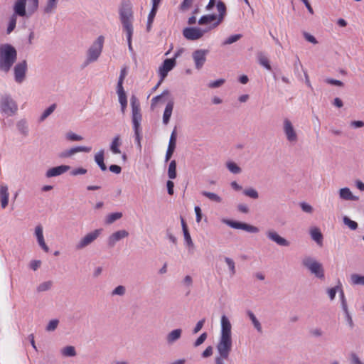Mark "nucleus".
<instances>
[{"label":"nucleus","mask_w":364,"mask_h":364,"mask_svg":"<svg viewBox=\"0 0 364 364\" xmlns=\"http://www.w3.org/2000/svg\"><path fill=\"white\" fill-rule=\"evenodd\" d=\"M284 132L289 141L295 142L297 141V134L291 122L288 119L284 120Z\"/></svg>","instance_id":"nucleus-15"},{"label":"nucleus","mask_w":364,"mask_h":364,"mask_svg":"<svg viewBox=\"0 0 364 364\" xmlns=\"http://www.w3.org/2000/svg\"><path fill=\"white\" fill-rule=\"evenodd\" d=\"M127 74V68H123L120 71V75L117 82V87H123L124 80Z\"/></svg>","instance_id":"nucleus-53"},{"label":"nucleus","mask_w":364,"mask_h":364,"mask_svg":"<svg viewBox=\"0 0 364 364\" xmlns=\"http://www.w3.org/2000/svg\"><path fill=\"white\" fill-rule=\"evenodd\" d=\"M225 262H226V264H228V266L229 267L231 275L232 276L235 275L236 270H235V262L233 261V259L230 257H225Z\"/></svg>","instance_id":"nucleus-50"},{"label":"nucleus","mask_w":364,"mask_h":364,"mask_svg":"<svg viewBox=\"0 0 364 364\" xmlns=\"http://www.w3.org/2000/svg\"><path fill=\"white\" fill-rule=\"evenodd\" d=\"M201 194L212 201L217 203H220L222 201V198L216 193L204 191L201 192Z\"/></svg>","instance_id":"nucleus-44"},{"label":"nucleus","mask_w":364,"mask_h":364,"mask_svg":"<svg viewBox=\"0 0 364 364\" xmlns=\"http://www.w3.org/2000/svg\"><path fill=\"white\" fill-rule=\"evenodd\" d=\"M130 103L132 107V122L134 133L142 132L141 126L142 115L141 113L140 103L135 95L131 97Z\"/></svg>","instance_id":"nucleus-4"},{"label":"nucleus","mask_w":364,"mask_h":364,"mask_svg":"<svg viewBox=\"0 0 364 364\" xmlns=\"http://www.w3.org/2000/svg\"><path fill=\"white\" fill-rule=\"evenodd\" d=\"M16 128L18 132L24 136L28 135L29 129L28 122L26 119H21L16 123Z\"/></svg>","instance_id":"nucleus-30"},{"label":"nucleus","mask_w":364,"mask_h":364,"mask_svg":"<svg viewBox=\"0 0 364 364\" xmlns=\"http://www.w3.org/2000/svg\"><path fill=\"white\" fill-rule=\"evenodd\" d=\"M58 0H48L46 5L43 8V13L50 14L54 12L57 8Z\"/></svg>","instance_id":"nucleus-36"},{"label":"nucleus","mask_w":364,"mask_h":364,"mask_svg":"<svg viewBox=\"0 0 364 364\" xmlns=\"http://www.w3.org/2000/svg\"><path fill=\"white\" fill-rule=\"evenodd\" d=\"M125 291H126L125 287L122 285H119L114 288V289L112 292V294L122 296L125 294Z\"/></svg>","instance_id":"nucleus-59"},{"label":"nucleus","mask_w":364,"mask_h":364,"mask_svg":"<svg viewBox=\"0 0 364 364\" xmlns=\"http://www.w3.org/2000/svg\"><path fill=\"white\" fill-rule=\"evenodd\" d=\"M87 172L86 168H84L82 167H79L77 168H74L70 171L71 176H77V175H83L85 174Z\"/></svg>","instance_id":"nucleus-61"},{"label":"nucleus","mask_w":364,"mask_h":364,"mask_svg":"<svg viewBox=\"0 0 364 364\" xmlns=\"http://www.w3.org/2000/svg\"><path fill=\"white\" fill-rule=\"evenodd\" d=\"M66 139L70 141H81L83 139L82 136L77 135L72 132L67 133Z\"/></svg>","instance_id":"nucleus-57"},{"label":"nucleus","mask_w":364,"mask_h":364,"mask_svg":"<svg viewBox=\"0 0 364 364\" xmlns=\"http://www.w3.org/2000/svg\"><path fill=\"white\" fill-rule=\"evenodd\" d=\"M176 166V160L171 161L168 168V176L171 180L175 179L177 176Z\"/></svg>","instance_id":"nucleus-38"},{"label":"nucleus","mask_w":364,"mask_h":364,"mask_svg":"<svg viewBox=\"0 0 364 364\" xmlns=\"http://www.w3.org/2000/svg\"><path fill=\"white\" fill-rule=\"evenodd\" d=\"M205 322V318H203V319L198 321L193 330V333L196 334V333H198L203 328Z\"/></svg>","instance_id":"nucleus-63"},{"label":"nucleus","mask_w":364,"mask_h":364,"mask_svg":"<svg viewBox=\"0 0 364 364\" xmlns=\"http://www.w3.org/2000/svg\"><path fill=\"white\" fill-rule=\"evenodd\" d=\"M222 222L232 228L242 230L251 233H257L259 231L257 227L240 221L224 218Z\"/></svg>","instance_id":"nucleus-7"},{"label":"nucleus","mask_w":364,"mask_h":364,"mask_svg":"<svg viewBox=\"0 0 364 364\" xmlns=\"http://www.w3.org/2000/svg\"><path fill=\"white\" fill-rule=\"evenodd\" d=\"M35 235L36 236L37 241H38V243L39 246L46 252H49V247H48V245L45 242L44 237H43V227L41 226V225H37L36 227V228H35Z\"/></svg>","instance_id":"nucleus-24"},{"label":"nucleus","mask_w":364,"mask_h":364,"mask_svg":"<svg viewBox=\"0 0 364 364\" xmlns=\"http://www.w3.org/2000/svg\"><path fill=\"white\" fill-rule=\"evenodd\" d=\"M16 102L9 94H4L0 97V112L5 117H12L18 112Z\"/></svg>","instance_id":"nucleus-3"},{"label":"nucleus","mask_w":364,"mask_h":364,"mask_svg":"<svg viewBox=\"0 0 364 364\" xmlns=\"http://www.w3.org/2000/svg\"><path fill=\"white\" fill-rule=\"evenodd\" d=\"M9 192L8 187L5 185H1L0 186V201L1 206L2 208H5L9 203Z\"/></svg>","instance_id":"nucleus-27"},{"label":"nucleus","mask_w":364,"mask_h":364,"mask_svg":"<svg viewBox=\"0 0 364 364\" xmlns=\"http://www.w3.org/2000/svg\"><path fill=\"white\" fill-rule=\"evenodd\" d=\"M119 20L122 26V30L126 33L128 48L130 52H133L132 44L134 32V12L132 5L129 1H123L119 9Z\"/></svg>","instance_id":"nucleus-1"},{"label":"nucleus","mask_w":364,"mask_h":364,"mask_svg":"<svg viewBox=\"0 0 364 364\" xmlns=\"http://www.w3.org/2000/svg\"><path fill=\"white\" fill-rule=\"evenodd\" d=\"M117 95L119 97V102L121 105L122 112L124 113L127 106V99L124 87H117Z\"/></svg>","instance_id":"nucleus-29"},{"label":"nucleus","mask_w":364,"mask_h":364,"mask_svg":"<svg viewBox=\"0 0 364 364\" xmlns=\"http://www.w3.org/2000/svg\"><path fill=\"white\" fill-rule=\"evenodd\" d=\"M104 150L99 151L95 156V161L99 166L102 171H105L107 168L104 161Z\"/></svg>","instance_id":"nucleus-33"},{"label":"nucleus","mask_w":364,"mask_h":364,"mask_svg":"<svg viewBox=\"0 0 364 364\" xmlns=\"http://www.w3.org/2000/svg\"><path fill=\"white\" fill-rule=\"evenodd\" d=\"M267 236L269 240L274 241L280 246L288 247L290 245V242L287 240L281 237L277 232L274 231H268L267 232Z\"/></svg>","instance_id":"nucleus-22"},{"label":"nucleus","mask_w":364,"mask_h":364,"mask_svg":"<svg viewBox=\"0 0 364 364\" xmlns=\"http://www.w3.org/2000/svg\"><path fill=\"white\" fill-rule=\"evenodd\" d=\"M221 331L220 337L232 338V325L229 318L225 316H221Z\"/></svg>","instance_id":"nucleus-16"},{"label":"nucleus","mask_w":364,"mask_h":364,"mask_svg":"<svg viewBox=\"0 0 364 364\" xmlns=\"http://www.w3.org/2000/svg\"><path fill=\"white\" fill-rule=\"evenodd\" d=\"M56 106H57L56 104L54 103V104H52L50 106H49L46 109H45L39 118V122H42L48 117H49L54 112V110L56 108Z\"/></svg>","instance_id":"nucleus-40"},{"label":"nucleus","mask_w":364,"mask_h":364,"mask_svg":"<svg viewBox=\"0 0 364 364\" xmlns=\"http://www.w3.org/2000/svg\"><path fill=\"white\" fill-rule=\"evenodd\" d=\"M28 2V16L33 14L38 9L39 0H26Z\"/></svg>","instance_id":"nucleus-39"},{"label":"nucleus","mask_w":364,"mask_h":364,"mask_svg":"<svg viewBox=\"0 0 364 364\" xmlns=\"http://www.w3.org/2000/svg\"><path fill=\"white\" fill-rule=\"evenodd\" d=\"M70 166L68 165H60L58 166H55L49 168L46 173V177L51 178L58 176L68 170H70Z\"/></svg>","instance_id":"nucleus-20"},{"label":"nucleus","mask_w":364,"mask_h":364,"mask_svg":"<svg viewBox=\"0 0 364 364\" xmlns=\"http://www.w3.org/2000/svg\"><path fill=\"white\" fill-rule=\"evenodd\" d=\"M122 217V213L120 212L112 213L109 214L105 219L107 224H112L116 220L120 219Z\"/></svg>","instance_id":"nucleus-41"},{"label":"nucleus","mask_w":364,"mask_h":364,"mask_svg":"<svg viewBox=\"0 0 364 364\" xmlns=\"http://www.w3.org/2000/svg\"><path fill=\"white\" fill-rule=\"evenodd\" d=\"M216 7L219 12L218 16H217L218 20L213 23L210 28H216L223 21L225 16L226 15L227 8L224 2L221 1H218Z\"/></svg>","instance_id":"nucleus-21"},{"label":"nucleus","mask_w":364,"mask_h":364,"mask_svg":"<svg viewBox=\"0 0 364 364\" xmlns=\"http://www.w3.org/2000/svg\"><path fill=\"white\" fill-rule=\"evenodd\" d=\"M176 64V61L174 58H166L164 60L161 65L159 67V73L160 77L162 80L167 76L169 71H171Z\"/></svg>","instance_id":"nucleus-13"},{"label":"nucleus","mask_w":364,"mask_h":364,"mask_svg":"<svg viewBox=\"0 0 364 364\" xmlns=\"http://www.w3.org/2000/svg\"><path fill=\"white\" fill-rule=\"evenodd\" d=\"M26 70V60H23L14 66V78L16 82L21 83L24 80Z\"/></svg>","instance_id":"nucleus-12"},{"label":"nucleus","mask_w":364,"mask_h":364,"mask_svg":"<svg viewBox=\"0 0 364 364\" xmlns=\"http://www.w3.org/2000/svg\"><path fill=\"white\" fill-rule=\"evenodd\" d=\"M62 354L66 357H73L76 355V351L73 346H68L62 349Z\"/></svg>","instance_id":"nucleus-46"},{"label":"nucleus","mask_w":364,"mask_h":364,"mask_svg":"<svg viewBox=\"0 0 364 364\" xmlns=\"http://www.w3.org/2000/svg\"><path fill=\"white\" fill-rule=\"evenodd\" d=\"M181 333L182 330L181 328L174 329L168 333L166 336V341L168 344H172L178 341L181 338Z\"/></svg>","instance_id":"nucleus-31"},{"label":"nucleus","mask_w":364,"mask_h":364,"mask_svg":"<svg viewBox=\"0 0 364 364\" xmlns=\"http://www.w3.org/2000/svg\"><path fill=\"white\" fill-rule=\"evenodd\" d=\"M218 20L217 15L215 14H207L202 16L198 23L199 25L201 26H206V25H210L209 27H210L214 22H215Z\"/></svg>","instance_id":"nucleus-26"},{"label":"nucleus","mask_w":364,"mask_h":364,"mask_svg":"<svg viewBox=\"0 0 364 364\" xmlns=\"http://www.w3.org/2000/svg\"><path fill=\"white\" fill-rule=\"evenodd\" d=\"M211 28L202 29L198 27H186L183 30V36L188 41H196L201 38L204 33L210 31Z\"/></svg>","instance_id":"nucleus-9"},{"label":"nucleus","mask_w":364,"mask_h":364,"mask_svg":"<svg viewBox=\"0 0 364 364\" xmlns=\"http://www.w3.org/2000/svg\"><path fill=\"white\" fill-rule=\"evenodd\" d=\"M225 80L224 79H218L217 80L210 82L208 85V87L210 88H217L220 87L225 83Z\"/></svg>","instance_id":"nucleus-62"},{"label":"nucleus","mask_w":364,"mask_h":364,"mask_svg":"<svg viewBox=\"0 0 364 364\" xmlns=\"http://www.w3.org/2000/svg\"><path fill=\"white\" fill-rule=\"evenodd\" d=\"M242 37V34H235L229 36L224 42L223 45H230L232 44L238 40H240Z\"/></svg>","instance_id":"nucleus-51"},{"label":"nucleus","mask_w":364,"mask_h":364,"mask_svg":"<svg viewBox=\"0 0 364 364\" xmlns=\"http://www.w3.org/2000/svg\"><path fill=\"white\" fill-rule=\"evenodd\" d=\"M91 149H92L91 147H89V146H75L70 149H67V150H65V151L60 152L58 156L60 158H68L78 152L88 153L91 151Z\"/></svg>","instance_id":"nucleus-17"},{"label":"nucleus","mask_w":364,"mask_h":364,"mask_svg":"<svg viewBox=\"0 0 364 364\" xmlns=\"http://www.w3.org/2000/svg\"><path fill=\"white\" fill-rule=\"evenodd\" d=\"M176 139H177V132H176V128L175 127L173 129V130L172 131L171 136H170L166 156H165V161L166 162L168 161L171 159V158L172 157V156L175 151L176 146Z\"/></svg>","instance_id":"nucleus-14"},{"label":"nucleus","mask_w":364,"mask_h":364,"mask_svg":"<svg viewBox=\"0 0 364 364\" xmlns=\"http://www.w3.org/2000/svg\"><path fill=\"white\" fill-rule=\"evenodd\" d=\"M26 0H16L14 5L13 15L24 17L27 16L26 13Z\"/></svg>","instance_id":"nucleus-23"},{"label":"nucleus","mask_w":364,"mask_h":364,"mask_svg":"<svg viewBox=\"0 0 364 364\" xmlns=\"http://www.w3.org/2000/svg\"><path fill=\"white\" fill-rule=\"evenodd\" d=\"M311 238L318 244L321 245L323 240V235L318 228H314L310 230Z\"/></svg>","instance_id":"nucleus-35"},{"label":"nucleus","mask_w":364,"mask_h":364,"mask_svg":"<svg viewBox=\"0 0 364 364\" xmlns=\"http://www.w3.org/2000/svg\"><path fill=\"white\" fill-rule=\"evenodd\" d=\"M300 207L301 210L305 213H311L313 211L312 206L305 202L301 203Z\"/></svg>","instance_id":"nucleus-64"},{"label":"nucleus","mask_w":364,"mask_h":364,"mask_svg":"<svg viewBox=\"0 0 364 364\" xmlns=\"http://www.w3.org/2000/svg\"><path fill=\"white\" fill-rule=\"evenodd\" d=\"M208 53L209 50L206 49H197L193 52L192 58L197 70H200L203 67Z\"/></svg>","instance_id":"nucleus-11"},{"label":"nucleus","mask_w":364,"mask_h":364,"mask_svg":"<svg viewBox=\"0 0 364 364\" xmlns=\"http://www.w3.org/2000/svg\"><path fill=\"white\" fill-rule=\"evenodd\" d=\"M129 235V232L125 230H118L114 233H112L108 237V245L109 247H113L116 242L119 240L127 237Z\"/></svg>","instance_id":"nucleus-19"},{"label":"nucleus","mask_w":364,"mask_h":364,"mask_svg":"<svg viewBox=\"0 0 364 364\" xmlns=\"http://www.w3.org/2000/svg\"><path fill=\"white\" fill-rule=\"evenodd\" d=\"M52 284L51 281L44 282L38 285L37 291L38 292L48 291L51 288Z\"/></svg>","instance_id":"nucleus-52"},{"label":"nucleus","mask_w":364,"mask_h":364,"mask_svg":"<svg viewBox=\"0 0 364 364\" xmlns=\"http://www.w3.org/2000/svg\"><path fill=\"white\" fill-rule=\"evenodd\" d=\"M161 0H151L152 1V7L148 15L147 23H146V31L149 32L151 28V25L154 21V19L156 16V12L159 9V6L160 4Z\"/></svg>","instance_id":"nucleus-18"},{"label":"nucleus","mask_w":364,"mask_h":364,"mask_svg":"<svg viewBox=\"0 0 364 364\" xmlns=\"http://www.w3.org/2000/svg\"><path fill=\"white\" fill-rule=\"evenodd\" d=\"M102 229H96L92 232L87 233L76 244L75 249L82 250L92 244L101 234Z\"/></svg>","instance_id":"nucleus-10"},{"label":"nucleus","mask_w":364,"mask_h":364,"mask_svg":"<svg viewBox=\"0 0 364 364\" xmlns=\"http://www.w3.org/2000/svg\"><path fill=\"white\" fill-rule=\"evenodd\" d=\"M134 137L135 142L136 144L137 149L141 151V148H142L141 143V141L142 139V132L134 133Z\"/></svg>","instance_id":"nucleus-54"},{"label":"nucleus","mask_w":364,"mask_h":364,"mask_svg":"<svg viewBox=\"0 0 364 364\" xmlns=\"http://www.w3.org/2000/svg\"><path fill=\"white\" fill-rule=\"evenodd\" d=\"M120 145H121L120 136L119 134H117L112 139V143L110 144V147H109L110 151L114 154H120L121 153V151L119 149Z\"/></svg>","instance_id":"nucleus-34"},{"label":"nucleus","mask_w":364,"mask_h":364,"mask_svg":"<svg viewBox=\"0 0 364 364\" xmlns=\"http://www.w3.org/2000/svg\"><path fill=\"white\" fill-rule=\"evenodd\" d=\"M243 194L252 199H257L259 198L258 192L253 188H246L243 191Z\"/></svg>","instance_id":"nucleus-47"},{"label":"nucleus","mask_w":364,"mask_h":364,"mask_svg":"<svg viewBox=\"0 0 364 364\" xmlns=\"http://www.w3.org/2000/svg\"><path fill=\"white\" fill-rule=\"evenodd\" d=\"M170 94V92L168 90H165L161 95H159L151 100V106L153 107L157 102H160L163 100V97L168 95Z\"/></svg>","instance_id":"nucleus-48"},{"label":"nucleus","mask_w":364,"mask_h":364,"mask_svg":"<svg viewBox=\"0 0 364 364\" xmlns=\"http://www.w3.org/2000/svg\"><path fill=\"white\" fill-rule=\"evenodd\" d=\"M183 233L184 240H185V242H186L187 246L193 248L194 247V244L192 241L189 230L186 231V232H183Z\"/></svg>","instance_id":"nucleus-58"},{"label":"nucleus","mask_w":364,"mask_h":364,"mask_svg":"<svg viewBox=\"0 0 364 364\" xmlns=\"http://www.w3.org/2000/svg\"><path fill=\"white\" fill-rule=\"evenodd\" d=\"M302 264L317 278H324V269L323 268L322 264L314 258L311 257H305L302 261Z\"/></svg>","instance_id":"nucleus-6"},{"label":"nucleus","mask_w":364,"mask_h":364,"mask_svg":"<svg viewBox=\"0 0 364 364\" xmlns=\"http://www.w3.org/2000/svg\"><path fill=\"white\" fill-rule=\"evenodd\" d=\"M58 323H59V321L58 319L50 320L46 328V331H53L55 330L56 328L58 327Z\"/></svg>","instance_id":"nucleus-55"},{"label":"nucleus","mask_w":364,"mask_h":364,"mask_svg":"<svg viewBox=\"0 0 364 364\" xmlns=\"http://www.w3.org/2000/svg\"><path fill=\"white\" fill-rule=\"evenodd\" d=\"M257 58L259 65H261L268 70H272V67L270 65L269 61L263 52H258L257 53Z\"/></svg>","instance_id":"nucleus-32"},{"label":"nucleus","mask_w":364,"mask_h":364,"mask_svg":"<svg viewBox=\"0 0 364 364\" xmlns=\"http://www.w3.org/2000/svg\"><path fill=\"white\" fill-rule=\"evenodd\" d=\"M174 101L173 99H171L166 105L165 109L163 114V123L166 125L169 123L170 119L173 109Z\"/></svg>","instance_id":"nucleus-25"},{"label":"nucleus","mask_w":364,"mask_h":364,"mask_svg":"<svg viewBox=\"0 0 364 364\" xmlns=\"http://www.w3.org/2000/svg\"><path fill=\"white\" fill-rule=\"evenodd\" d=\"M104 37L100 36L91 45L87 52V58L84 63V67L91 63L95 62L99 58L102 51Z\"/></svg>","instance_id":"nucleus-5"},{"label":"nucleus","mask_w":364,"mask_h":364,"mask_svg":"<svg viewBox=\"0 0 364 364\" xmlns=\"http://www.w3.org/2000/svg\"><path fill=\"white\" fill-rule=\"evenodd\" d=\"M226 166L228 169L234 174H238L240 173L242 171L241 168L235 162L233 161H228L226 164Z\"/></svg>","instance_id":"nucleus-42"},{"label":"nucleus","mask_w":364,"mask_h":364,"mask_svg":"<svg viewBox=\"0 0 364 364\" xmlns=\"http://www.w3.org/2000/svg\"><path fill=\"white\" fill-rule=\"evenodd\" d=\"M194 0H183L180 5V9L181 11H186L189 9Z\"/></svg>","instance_id":"nucleus-60"},{"label":"nucleus","mask_w":364,"mask_h":364,"mask_svg":"<svg viewBox=\"0 0 364 364\" xmlns=\"http://www.w3.org/2000/svg\"><path fill=\"white\" fill-rule=\"evenodd\" d=\"M16 16L15 15H12L10 18L9 25L6 29V32L8 34L11 33L16 28Z\"/></svg>","instance_id":"nucleus-49"},{"label":"nucleus","mask_w":364,"mask_h":364,"mask_svg":"<svg viewBox=\"0 0 364 364\" xmlns=\"http://www.w3.org/2000/svg\"><path fill=\"white\" fill-rule=\"evenodd\" d=\"M343 222L352 230H355L358 227V223L355 221L352 220L348 216H344L343 218Z\"/></svg>","instance_id":"nucleus-45"},{"label":"nucleus","mask_w":364,"mask_h":364,"mask_svg":"<svg viewBox=\"0 0 364 364\" xmlns=\"http://www.w3.org/2000/svg\"><path fill=\"white\" fill-rule=\"evenodd\" d=\"M17 59V51L11 44L0 46V70L8 73Z\"/></svg>","instance_id":"nucleus-2"},{"label":"nucleus","mask_w":364,"mask_h":364,"mask_svg":"<svg viewBox=\"0 0 364 364\" xmlns=\"http://www.w3.org/2000/svg\"><path fill=\"white\" fill-rule=\"evenodd\" d=\"M247 314L250 319L251 320L254 327L259 333H262V328L260 322L258 321V319L256 318L255 315L253 314L252 311L248 310L247 311Z\"/></svg>","instance_id":"nucleus-37"},{"label":"nucleus","mask_w":364,"mask_h":364,"mask_svg":"<svg viewBox=\"0 0 364 364\" xmlns=\"http://www.w3.org/2000/svg\"><path fill=\"white\" fill-rule=\"evenodd\" d=\"M339 196L341 199L346 200L355 201L358 200V197L353 195L350 190L347 187L342 188L339 190Z\"/></svg>","instance_id":"nucleus-28"},{"label":"nucleus","mask_w":364,"mask_h":364,"mask_svg":"<svg viewBox=\"0 0 364 364\" xmlns=\"http://www.w3.org/2000/svg\"><path fill=\"white\" fill-rule=\"evenodd\" d=\"M232 338L220 337L216 346L219 356L228 359L232 350Z\"/></svg>","instance_id":"nucleus-8"},{"label":"nucleus","mask_w":364,"mask_h":364,"mask_svg":"<svg viewBox=\"0 0 364 364\" xmlns=\"http://www.w3.org/2000/svg\"><path fill=\"white\" fill-rule=\"evenodd\" d=\"M208 337V334L206 332L203 333L193 343L194 347H198L203 344Z\"/></svg>","instance_id":"nucleus-56"},{"label":"nucleus","mask_w":364,"mask_h":364,"mask_svg":"<svg viewBox=\"0 0 364 364\" xmlns=\"http://www.w3.org/2000/svg\"><path fill=\"white\" fill-rule=\"evenodd\" d=\"M351 282L354 285H362L364 286V276L358 274H353L350 276Z\"/></svg>","instance_id":"nucleus-43"}]
</instances>
